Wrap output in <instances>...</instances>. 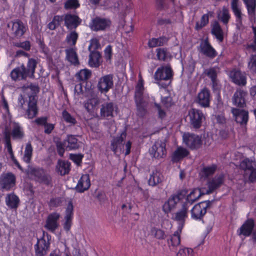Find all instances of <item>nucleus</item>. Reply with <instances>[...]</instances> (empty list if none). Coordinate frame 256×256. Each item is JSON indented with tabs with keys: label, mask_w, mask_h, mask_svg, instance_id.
<instances>
[{
	"label": "nucleus",
	"mask_w": 256,
	"mask_h": 256,
	"mask_svg": "<svg viewBox=\"0 0 256 256\" xmlns=\"http://www.w3.org/2000/svg\"><path fill=\"white\" fill-rule=\"evenodd\" d=\"M39 88L38 86L30 85L26 90L28 100L27 101L23 95L20 94L18 98V104L20 108L24 110V116L28 119H32L38 114V98L36 94Z\"/></svg>",
	"instance_id": "1"
},
{
	"label": "nucleus",
	"mask_w": 256,
	"mask_h": 256,
	"mask_svg": "<svg viewBox=\"0 0 256 256\" xmlns=\"http://www.w3.org/2000/svg\"><path fill=\"white\" fill-rule=\"evenodd\" d=\"M188 206H186V204H182V208L175 213L174 220L181 222L182 224L178 225L177 230L170 236V238L168 239V246L171 251L176 252L177 247L180 244V234L184 224L188 216Z\"/></svg>",
	"instance_id": "2"
},
{
	"label": "nucleus",
	"mask_w": 256,
	"mask_h": 256,
	"mask_svg": "<svg viewBox=\"0 0 256 256\" xmlns=\"http://www.w3.org/2000/svg\"><path fill=\"white\" fill-rule=\"evenodd\" d=\"M38 64L37 60L34 58H28L26 66L22 64L13 69L10 74L12 80L20 81L26 80L28 78H34L36 68Z\"/></svg>",
	"instance_id": "3"
},
{
	"label": "nucleus",
	"mask_w": 256,
	"mask_h": 256,
	"mask_svg": "<svg viewBox=\"0 0 256 256\" xmlns=\"http://www.w3.org/2000/svg\"><path fill=\"white\" fill-rule=\"evenodd\" d=\"M26 173L30 179L36 182L47 186L52 187L53 186L52 176L42 168L28 166Z\"/></svg>",
	"instance_id": "4"
},
{
	"label": "nucleus",
	"mask_w": 256,
	"mask_h": 256,
	"mask_svg": "<svg viewBox=\"0 0 256 256\" xmlns=\"http://www.w3.org/2000/svg\"><path fill=\"white\" fill-rule=\"evenodd\" d=\"M212 202V200H204L196 204L190 210L192 219L204 222V218L206 216L208 208H210Z\"/></svg>",
	"instance_id": "5"
},
{
	"label": "nucleus",
	"mask_w": 256,
	"mask_h": 256,
	"mask_svg": "<svg viewBox=\"0 0 256 256\" xmlns=\"http://www.w3.org/2000/svg\"><path fill=\"white\" fill-rule=\"evenodd\" d=\"M188 117L190 128L194 130H199L206 120V116L202 112L194 108L188 110Z\"/></svg>",
	"instance_id": "6"
},
{
	"label": "nucleus",
	"mask_w": 256,
	"mask_h": 256,
	"mask_svg": "<svg viewBox=\"0 0 256 256\" xmlns=\"http://www.w3.org/2000/svg\"><path fill=\"white\" fill-rule=\"evenodd\" d=\"M47 240L45 239V232H43L42 236L37 239L36 244L34 246L36 256H44L50 249L51 236L46 234Z\"/></svg>",
	"instance_id": "7"
},
{
	"label": "nucleus",
	"mask_w": 256,
	"mask_h": 256,
	"mask_svg": "<svg viewBox=\"0 0 256 256\" xmlns=\"http://www.w3.org/2000/svg\"><path fill=\"white\" fill-rule=\"evenodd\" d=\"M248 96L247 90L241 88H237L232 98L233 106L238 108H246V98Z\"/></svg>",
	"instance_id": "8"
},
{
	"label": "nucleus",
	"mask_w": 256,
	"mask_h": 256,
	"mask_svg": "<svg viewBox=\"0 0 256 256\" xmlns=\"http://www.w3.org/2000/svg\"><path fill=\"white\" fill-rule=\"evenodd\" d=\"M182 139L184 143L191 150L198 149L202 144V136L194 134L184 133Z\"/></svg>",
	"instance_id": "9"
},
{
	"label": "nucleus",
	"mask_w": 256,
	"mask_h": 256,
	"mask_svg": "<svg viewBox=\"0 0 256 256\" xmlns=\"http://www.w3.org/2000/svg\"><path fill=\"white\" fill-rule=\"evenodd\" d=\"M16 178L12 172L3 173L0 176V190L4 191H10L13 189L16 185Z\"/></svg>",
	"instance_id": "10"
},
{
	"label": "nucleus",
	"mask_w": 256,
	"mask_h": 256,
	"mask_svg": "<svg viewBox=\"0 0 256 256\" xmlns=\"http://www.w3.org/2000/svg\"><path fill=\"white\" fill-rule=\"evenodd\" d=\"M111 24L110 19L96 16L89 23V27L92 31H103L109 28Z\"/></svg>",
	"instance_id": "11"
},
{
	"label": "nucleus",
	"mask_w": 256,
	"mask_h": 256,
	"mask_svg": "<svg viewBox=\"0 0 256 256\" xmlns=\"http://www.w3.org/2000/svg\"><path fill=\"white\" fill-rule=\"evenodd\" d=\"M117 106L111 102H106L100 106V117L102 120H109L114 117V112Z\"/></svg>",
	"instance_id": "12"
},
{
	"label": "nucleus",
	"mask_w": 256,
	"mask_h": 256,
	"mask_svg": "<svg viewBox=\"0 0 256 256\" xmlns=\"http://www.w3.org/2000/svg\"><path fill=\"white\" fill-rule=\"evenodd\" d=\"M166 144L162 141H156L150 148L149 152L152 158L156 159L164 158L167 154Z\"/></svg>",
	"instance_id": "13"
},
{
	"label": "nucleus",
	"mask_w": 256,
	"mask_h": 256,
	"mask_svg": "<svg viewBox=\"0 0 256 256\" xmlns=\"http://www.w3.org/2000/svg\"><path fill=\"white\" fill-rule=\"evenodd\" d=\"M228 76L231 82L240 88L246 86L247 77L244 72L238 69H233L230 71Z\"/></svg>",
	"instance_id": "14"
},
{
	"label": "nucleus",
	"mask_w": 256,
	"mask_h": 256,
	"mask_svg": "<svg viewBox=\"0 0 256 256\" xmlns=\"http://www.w3.org/2000/svg\"><path fill=\"white\" fill-rule=\"evenodd\" d=\"M114 75L108 74L101 77L98 84V88L101 93H106L114 86Z\"/></svg>",
	"instance_id": "15"
},
{
	"label": "nucleus",
	"mask_w": 256,
	"mask_h": 256,
	"mask_svg": "<svg viewBox=\"0 0 256 256\" xmlns=\"http://www.w3.org/2000/svg\"><path fill=\"white\" fill-rule=\"evenodd\" d=\"M173 77V72L170 65L162 66L158 68L154 74L156 80H172Z\"/></svg>",
	"instance_id": "16"
},
{
	"label": "nucleus",
	"mask_w": 256,
	"mask_h": 256,
	"mask_svg": "<svg viewBox=\"0 0 256 256\" xmlns=\"http://www.w3.org/2000/svg\"><path fill=\"white\" fill-rule=\"evenodd\" d=\"M62 16L64 26L69 30L76 29L82 22V20L76 14H67Z\"/></svg>",
	"instance_id": "17"
},
{
	"label": "nucleus",
	"mask_w": 256,
	"mask_h": 256,
	"mask_svg": "<svg viewBox=\"0 0 256 256\" xmlns=\"http://www.w3.org/2000/svg\"><path fill=\"white\" fill-rule=\"evenodd\" d=\"M12 23V30L13 36L16 38H20L28 30L26 24L20 19L14 20Z\"/></svg>",
	"instance_id": "18"
},
{
	"label": "nucleus",
	"mask_w": 256,
	"mask_h": 256,
	"mask_svg": "<svg viewBox=\"0 0 256 256\" xmlns=\"http://www.w3.org/2000/svg\"><path fill=\"white\" fill-rule=\"evenodd\" d=\"M60 214L54 212L48 215L46 221L45 228L52 232H54L59 226Z\"/></svg>",
	"instance_id": "19"
},
{
	"label": "nucleus",
	"mask_w": 256,
	"mask_h": 256,
	"mask_svg": "<svg viewBox=\"0 0 256 256\" xmlns=\"http://www.w3.org/2000/svg\"><path fill=\"white\" fill-rule=\"evenodd\" d=\"M224 181L223 174L216 175L208 182V189L206 194H207L212 193L215 190L220 187Z\"/></svg>",
	"instance_id": "20"
},
{
	"label": "nucleus",
	"mask_w": 256,
	"mask_h": 256,
	"mask_svg": "<svg viewBox=\"0 0 256 256\" xmlns=\"http://www.w3.org/2000/svg\"><path fill=\"white\" fill-rule=\"evenodd\" d=\"M210 90L206 88H204L198 92L196 98V102L201 107L208 108L210 106Z\"/></svg>",
	"instance_id": "21"
},
{
	"label": "nucleus",
	"mask_w": 256,
	"mask_h": 256,
	"mask_svg": "<svg viewBox=\"0 0 256 256\" xmlns=\"http://www.w3.org/2000/svg\"><path fill=\"white\" fill-rule=\"evenodd\" d=\"M231 112L235 120L240 125H246L248 120V112L244 110L232 108Z\"/></svg>",
	"instance_id": "22"
},
{
	"label": "nucleus",
	"mask_w": 256,
	"mask_h": 256,
	"mask_svg": "<svg viewBox=\"0 0 256 256\" xmlns=\"http://www.w3.org/2000/svg\"><path fill=\"white\" fill-rule=\"evenodd\" d=\"M254 227V221L253 218H248L242 226L238 230L237 233L239 236L242 235L248 237L252 234Z\"/></svg>",
	"instance_id": "23"
},
{
	"label": "nucleus",
	"mask_w": 256,
	"mask_h": 256,
	"mask_svg": "<svg viewBox=\"0 0 256 256\" xmlns=\"http://www.w3.org/2000/svg\"><path fill=\"white\" fill-rule=\"evenodd\" d=\"M78 136L68 134L64 141V145L68 150H76L80 147L81 142L78 139Z\"/></svg>",
	"instance_id": "24"
},
{
	"label": "nucleus",
	"mask_w": 256,
	"mask_h": 256,
	"mask_svg": "<svg viewBox=\"0 0 256 256\" xmlns=\"http://www.w3.org/2000/svg\"><path fill=\"white\" fill-rule=\"evenodd\" d=\"M90 186V176L88 174H82L78 180L75 188L76 191L80 193L84 192L88 190Z\"/></svg>",
	"instance_id": "25"
},
{
	"label": "nucleus",
	"mask_w": 256,
	"mask_h": 256,
	"mask_svg": "<svg viewBox=\"0 0 256 256\" xmlns=\"http://www.w3.org/2000/svg\"><path fill=\"white\" fill-rule=\"evenodd\" d=\"M164 176L157 169L152 170L150 176L148 184L152 186H155L162 184L164 180Z\"/></svg>",
	"instance_id": "26"
},
{
	"label": "nucleus",
	"mask_w": 256,
	"mask_h": 256,
	"mask_svg": "<svg viewBox=\"0 0 256 256\" xmlns=\"http://www.w3.org/2000/svg\"><path fill=\"white\" fill-rule=\"evenodd\" d=\"M126 136V130H123L120 135L114 137L110 142V148L114 153L116 152L118 148L122 144Z\"/></svg>",
	"instance_id": "27"
},
{
	"label": "nucleus",
	"mask_w": 256,
	"mask_h": 256,
	"mask_svg": "<svg viewBox=\"0 0 256 256\" xmlns=\"http://www.w3.org/2000/svg\"><path fill=\"white\" fill-rule=\"evenodd\" d=\"M248 11V18L250 20L256 18V0H242Z\"/></svg>",
	"instance_id": "28"
},
{
	"label": "nucleus",
	"mask_w": 256,
	"mask_h": 256,
	"mask_svg": "<svg viewBox=\"0 0 256 256\" xmlns=\"http://www.w3.org/2000/svg\"><path fill=\"white\" fill-rule=\"evenodd\" d=\"M190 154L189 151L182 146H178L172 156V161L177 162L182 160Z\"/></svg>",
	"instance_id": "29"
},
{
	"label": "nucleus",
	"mask_w": 256,
	"mask_h": 256,
	"mask_svg": "<svg viewBox=\"0 0 256 256\" xmlns=\"http://www.w3.org/2000/svg\"><path fill=\"white\" fill-rule=\"evenodd\" d=\"M231 9L236 16V22L242 24V12L238 0H232L230 4Z\"/></svg>",
	"instance_id": "30"
},
{
	"label": "nucleus",
	"mask_w": 256,
	"mask_h": 256,
	"mask_svg": "<svg viewBox=\"0 0 256 256\" xmlns=\"http://www.w3.org/2000/svg\"><path fill=\"white\" fill-rule=\"evenodd\" d=\"M200 52L210 58H215L217 55L216 50L211 46L208 41L206 40L200 45Z\"/></svg>",
	"instance_id": "31"
},
{
	"label": "nucleus",
	"mask_w": 256,
	"mask_h": 256,
	"mask_svg": "<svg viewBox=\"0 0 256 256\" xmlns=\"http://www.w3.org/2000/svg\"><path fill=\"white\" fill-rule=\"evenodd\" d=\"M66 60L72 65L77 66L80 64L78 56L72 48L65 50Z\"/></svg>",
	"instance_id": "32"
},
{
	"label": "nucleus",
	"mask_w": 256,
	"mask_h": 256,
	"mask_svg": "<svg viewBox=\"0 0 256 256\" xmlns=\"http://www.w3.org/2000/svg\"><path fill=\"white\" fill-rule=\"evenodd\" d=\"M203 194H204L201 192L200 189H194L187 195L186 201L183 204H186V206L189 207Z\"/></svg>",
	"instance_id": "33"
},
{
	"label": "nucleus",
	"mask_w": 256,
	"mask_h": 256,
	"mask_svg": "<svg viewBox=\"0 0 256 256\" xmlns=\"http://www.w3.org/2000/svg\"><path fill=\"white\" fill-rule=\"evenodd\" d=\"M86 92H84L82 90V85L81 82H80L76 84L74 92L75 96H76L78 98H82L83 96L86 98L88 97L89 94L88 93L91 94L92 91V85H90V88L88 87V84H86L85 87Z\"/></svg>",
	"instance_id": "34"
},
{
	"label": "nucleus",
	"mask_w": 256,
	"mask_h": 256,
	"mask_svg": "<svg viewBox=\"0 0 256 256\" xmlns=\"http://www.w3.org/2000/svg\"><path fill=\"white\" fill-rule=\"evenodd\" d=\"M5 201L6 206L11 209L16 208L20 203L18 197L14 192L8 194Z\"/></svg>",
	"instance_id": "35"
},
{
	"label": "nucleus",
	"mask_w": 256,
	"mask_h": 256,
	"mask_svg": "<svg viewBox=\"0 0 256 256\" xmlns=\"http://www.w3.org/2000/svg\"><path fill=\"white\" fill-rule=\"evenodd\" d=\"M70 162L68 160H58L56 168L58 173L61 176H64L69 173L70 170Z\"/></svg>",
	"instance_id": "36"
},
{
	"label": "nucleus",
	"mask_w": 256,
	"mask_h": 256,
	"mask_svg": "<svg viewBox=\"0 0 256 256\" xmlns=\"http://www.w3.org/2000/svg\"><path fill=\"white\" fill-rule=\"evenodd\" d=\"M211 33L220 42L223 41L224 32L218 22L214 21L212 25Z\"/></svg>",
	"instance_id": "37"
},
{
	"label": "nucleus",
	"mask_w": 256,
	"mask_h": 256,
	"mask_svg": "<svg viewBox=\"0 0 256 256\" xmlns=\"http://www.w3.org/2000/svg\"><path fill=\"white\" fill-rule=\"evenodd\" d=\"M101 54L98 51L90 52L89 56L88 64L91 67L98 68L100 66V60Z\"/></svg>",
	"instance_id": "38"
},
{
	"label": "nucleus",
	"mask_w": 256,
	"mask_h": 256,
	"mask_svg": "<svg viewBox=\"0 0 256 256\" xmlns=\"http://www.w3.org/2000/svg\"><path fill=\"white\" fill-rule=\"evenodd\" d=\"M168 38L166 36H160L158 38H152L148 40V46L150 48L163 46L168 42Z\"/></svg>",
	"instance_id": "39"
},
{
	"label": "nucleus",
	"mask_w": 256,
	"mask_h": 256,
	"mask_svg": "<svg viewBox=\"0 0 256 256\" xmlns=\"http://www.w3.org/2000/svg\"><path fill=\"white\" fill-rule=\"evenodd\" d=\"M179 201L173 195L164 202L162 206V210L165 214H168L172 209L174 208Z\"/></svg>",
	"instance_id": "40"
},
{
	"label": "nucleus",
	"mask_w": 256,
	"mask_h": 256,
	"mask_svg": "<svg viewBox=\"0 0 256 256\" xmlns=\"http://www.w3.org/2000/svg\"><path fill=\"white\" fill-rule=\"evenodd\" d=\"M11 135L14 139L22 140L24 138V132L23 128L18 123L14 124Z\"/></svg>",
	"instance_id": "41"
},
{
	"label": "nucleus",
	"mask_w": 256,
	"mask_h": 256,
	"mask_svg": "<svg viewBox=\"0 0 256 256\" xmlns=\"http://www.w3.org/2000/svg\"><path fill=\"white\" fill-rule=\"evenodd\" d=\"M254 162L248 158H244L240 164V168L244 171V176L246 178L248 172L254 168Z\"/></svg>",
	"instance_id": "42"
},
{
	"label": "nucleus",
	"mask_w": 256,
	"mask_h": 256,
	"mask_svg": "<svg viewBox=\"0 0 256 256\" xmlns=\"http://www.w3.org/2000/svg\"><path fill=\"white\" fill-rule=\"evenodd\" d=\"M217 168L216 164H212L211 166H204L200 170L199 174L201 178H208V176L214 174Z\"/></svg>",
	"instance_id": "43"
},
{
	"label": "nucleus",
	"mask_w": 256,
	"mask_h": 256,
	"mask_svg": "<svg viewBox=\"0 0 256 256\" xmlns=\"http://www.w3.org/2000/svg\"><path fill=\"white\" fill-rule=\"evenodd\" d=\"M213 12L208 11L207 14L202 16L200 22H196L195 26V30H199L206 26L209 22V17L212 16Z\"/></svg>",
	"instance_id": "44"
},
{
	"label": "nucleus",
	"mask_w": 256,
	"mask_h": 256,
	"mask_svg": "<svg viewBox=\"0 0 256 256\" xmlns=\"http://www.w3.org/2000/svg\"><path fill=\"white\" fill-rule=\"evenodd\" d=\"M92 76V72L88 69H83L78 72L75 77L80 82H86Z\"/></svg>",
	"instance_id": "45"
},
{
	"label": "nucleus",
	"mask_w": 256,
	"mask_h": 256,
	"mask_svg": "<svg viewBox=\"0 0 256 256\" xmlns=\"http://www.w3.org/2000/svg\"><path fill=\"white\" fill-rule=\"evenodd\" d=\"M33 152V148L30 142L26 143L24 151L22 160L26 164H30L31 162Z\"/></svg>",
	"instance_id": "46"
},
{
	"label": "nucleus",
	"mask_w": 256,
	"mask_h": 256,
	"mask_svg": "<svg viewBox=\"0 0 256 256\" xmlns=\"http://www.w3.org/2000/svg\"><path fill=\"white\" fill-rule=\"evenodd\" d=\"M150 234L157 240H164L166 238V235L164 230L153 226L152 227L150 231Z\"/></svg>",
	"instance_id": "47"
},
{
	"label": "nucleus",
	"mask_w": 256,
	"mask_h": 256,
	"mask_svg": "<svg viewBox=\"0 0 256 256\" xmlns=\"http://www.w3.org/2000/svg\"><path fill=\"white\" fill-rule=\"evenodd\" d=\"M78 38V34L76 30H72L67 34L65 42L70 46H74Z\"/></svg>",
	"instance_id": "48"
},
{
	"label": "nucleus",
	"mask_w": 256,
	"mask_h": 256,
	"mask_svg": "<svg viewBox=\"0 0 256 256\" xmlns=\"http://www.w3.org/2000/svg\"><path fill=\"white\" fill-rule=\"evenodd\" d=\"M218 19L224 25H227L230 18L229 10L226 7H223L222 12L218 14Z\"/></svg>",
	"instance_id": "49"
},
{
	"label": "nucleus",
	"mask_w": 256,
	"mask_h": 256,
	"mask_svg": "<svg viewBox=\"0 0 256 256\" xmlns=\"http://www.w3.org/2000/svg\"><path fill=\"white\" fill-rule=\"evenodd\" d=\"M63 20V16L56 15L53 17L52 22L47 25V28L50 30H54L58 28Z\"/></svg>",
	"instance_id": "50"
},
{
	"label": "nucleus",
	"mask_w": 256,
	"mask_h": 256,
	"mask_svg": "<svg viewBox=\"0 0 256 256\" xmlns=\"http://www.w3.org/2000/svg\"><path fill=\"white\" fill-rule=\"evenodd\" d=\"M62 115L64 120L70 126H73L76 124L77 121L76 118L72 116L66 110L62 111Z\"/></svg>",
	"instance_id": "51"
},
{
	"label": "nucleus",
	"mask_w": 256,
	"mask_h": 256,
	"mask_svg": "<svg viewBox=\"0 0 256 256\" xmlns=\"http://www.w3.org/2000/svg\"><path fill=\"white\" fill-rule=\"evenodd\" d=\"M98 100L97 98H89L84 102V107L86 110L90 112L94 110V107L98 104Z\"/></svg>",
	"instance_id": "52"
},
{
	"label": "nucleus",
	"mask_w": 256,
	"mask_h": 256,
	"mask_svg": "<svg viewBox=\"0 0 256 256\" xmlns=\"http://www.w3.org/2000/svg\"><path fill=\"white\" fill-rule=\"evenodd\" d=\"M134 191L140 197V200L141 202L146 200L149 198L148 192L147 190H143L140 186H138L135 188Z\"/></svg>",
	"instance_id": "53"
},
{
	"label": "nucleus",
	"mask_w": 256,
	"mask_h": 256,
	"mask_svg": "<svg viewBox=\"0 0 256 256\" xmlns=\"http://www.w3.org/2000/svg\"><path fill=\"white\" fill-rule=\"evenodd\" d=\"M74 216V206L72 200H70L67 204L64 219L72 220Z\"/></svg>",
	"instance_id": "54"
},
{
	"label": "nucleus",
	"mask_w": 256,
	"mask_h": 256,
	"mask_svg": "<svg viewBox=\"0 0 256 256\" xmlns=\"http://www.w3.org/2000/svg\"><path fill=\"white\" fill-rule=\"evenodd\" d=\"M80 6L78 0H67L64 3V7L66 10H72L76 9Z\"/></svg>",
	"instance_id": "55"
},
{
	"label": "nucleus",
	"mask_w": 256,
	"mask_h": 256,
	"mask_svg": "<svg viewBox=\"0 0 256 256\" xmlns=\"http://www.w3.org/2000/svg\"><path fill=\"white\" fill-rule=\"evenodd\" d=\"M13 46L18 48H22L25 51H30L31 48V44L29 40L14 42Z\"/></svg>",
	"instance_id": "56"
},
{
	"label": "nucleus",
	"mask_w": 256,
	"mask_h": 256,
	"mask_svg": "<svg viewBox=\"0 0 256 256\" xmlns=\"http://www.w3.org/2000/svg\"><path fill=\"white\" fill-rule=\"evenodd\" d=\"M156 56L160 60L164 61L168 57V52L166 48H158L156 50Z\"/></svg>",
	"instance_id": "57"
},
{
	"label": "nucleus",
	"mask_w": 256,
	"mask_h": 256,
	"mask_svg": "<svg viewBox=\"0 0 256 256\" xmlns=\"http://www.w3.org/2000/svg\"><path fill=\"white\" fill-rule=\"evenodd\" d=\"M249 70L256 74V54H251L248 64Z\"/></svg>",
	"instance_id": "58"
},
{
	"label": "nucleus",
	"mask_w": 256,
	"mask_h": 256,
	"mask_svg": "<svg viewBox=\"0 0 256 256\" xmlns=\"http://www.w3.org/2000/svg\"><path fill=\"white\" fill-rule=\"evenodd\" d=\"M218 68L212 67L206 70L205 74L211 80H215L218 77Z\"/></svg>",
	"instance_id": "59"
},
{
	"label": "nucleus",
	"mask_w": 256,
	"mask_h": 256,
	"mask_svg": "<svg viewBox=\"0 0 256 256\" xmlns=\"http://www.w3.org/2000/svg\"><path fill=\"white\" fill-rule=\"evenodd\" d=\"M84 154H70V158L73 161L76 165L80 166L82 162Z\"/></svg>",
	"instance_id": "60"
},
{
	"label": "nucleus",
	"mask_w": 256,
	"mask_h": 256,
	"mask_svg": "<svg viewBox=\"0 0 256 256\" xmlns=\"http://www.w3.org/2000/svg\"><path fill=\"white\" fill-rule=\"evenodd\" d=\"M144 86L142 82L141 84L140 82L138 84L136 88V91L134 94V100L138 98H142L144 97Z\"/></svg>",
	"instance_id": "61"
},
{
	"label": "nucleus",
	"mask_w": 256,
	"mask_h": 256,
	"mask_svg": "<svg viewBox=\"0 0 256 256\" xmlns=\"http://www.w3.org/2000/svg\"><path fill=\"white\" fill-rule=\"evenodd\" d=\"M194 252L192 248H185L180 249L176 256H194Z\"/></svg>",
	"instance_id": "62"
},
{
	"label": "nucleus",
	"mask_w": 256,
	"mask_h": 256,
	"mask_svg": "<svg viewBox=\"0 0 256 256\" xmlns=\"http://www.w3.org/2000/svg\"><path fill=\"white\" fill-rule=\"evenodd\" d=\"M99 48H100V44L98 40L96 38L92 39L88 48V50L90 52L96 51Z\"/></svg>",
	"instance_id": "63"
},
{
	"label": "nucleus",
	"mask_w": 256,
	"mask_h": 256,
	"mask_svg": "<svg viewBox=\"0 0 256 256\" xmlns=\"http://www.w3.org/2000/svg\"><path fill=\"white\" fill-rule=\"evenodd\" d=\"M147 106H148L136 105L138 116L140 117L144 116L147 112Z\"/></svg>",
	"instance_id": "64"
}]
</instances>
